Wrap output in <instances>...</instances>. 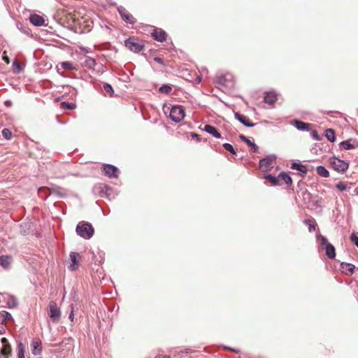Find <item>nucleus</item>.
<instances>
[{
    "instance_id": "f257e3e1",
    "label": "nucleus",
    "mask_w": 358,
    "mask_h": 358,
    "mask_svg": "<svg viewBox=\"0 0 358 358\" xmlns=\"http://www.w3.org/2000/svg\"><path fill=\"white\" fill-rule=\"evenodd\" d=\"M76 231L80 236L86 239L90 238L94 234V228L89 222H79Z\"/></svg>"
},
{
    "instance_id": "f03ea898",
    "label": "nucleus",
    "mask_w": 358,
    "mask_h": 358,
    "mask_svg": "<svg viewBox=\"0 0 358 358\" xmlns=\"http://www.w3.org/2000/svg\"><path fill=\"white\" fill-rule=\"evenodd\" d=\"M125 46L131 51L138 52L143 50L144 45L143 43L138 38L131 37L127 39L124 42Z\"/></svg>"
},
{
    "instance_id": "7ed1b4c3",
    "label": "nucleus",
    "mask_w": 358,
    "mask_h": 358,
    "mask_svg": "<svg viewBox=\"0 0 358 358\" xmlns=\"http://www.w3.org/2000/svg\"><path fill=\"white\" fill-rule=\"evenodd\" d=\"M185 115V110L183 107L180 106L172 107L169 114L170 118L176 122H179L182 120Z\"/></svg>"
},
{
    "instance_id": "20e7f679",
    "label": "nucleus",
    "mask_w": 358,
    "mask_h": 358,
    "mask_svg": "<svg viewBox=\"0 0 358 358\" xmlns=\"http://www.w3.org/2000/svg\"><path fill=\"white\" fill-rule=\"evenodd\" d=\"M330 164L332 168L338 172H344L349 167L348 163L338 158H331L330 159Z\"/></svg>"
},
{
    "instance_id": "39448f33",
    "label": "nucleus",
    "mask_w": 358,
    "mask_h": 358,
    "mask_svg": "<svg viewBox=\"0 0 358 358\" xmlns=\"http://www.w3.org/2000/svg\"><path fill=\"white\" fill-rule=\"evenodd\" d=\"M71 264L69 266V269L70 271H76L78 269L80 266V261L81 259V256L79 253L71 252L69 255Z\"/></svg>"
},
{
    "instance_id": "423d86ee",
    "label": "nucleus",
    "mask_w": 358,
    "mask_h": 358,
    "mask_svg": "<svg viewBox=\"0 0 358 358\" xmlns=\"http://www.w3.org/2000/svg\"><path fill=\"white\" fill-rule=\"evenodd\" d=\"M49 317L54 321L57 322L60 318V310L57 304L54 301H50L49 303Z\"/></svg>"
},
{
    "instance_id": "0eeeda50",
    "label": "nucleus",
    "mask_w": 358,
    "mask_h": 358,
    "mask_svg": "<svg viewBox=\"0 0 358 358\" xmlns=\"http://www.w3.org/2000/svg\"><path fill=\"white\" fill-rule=\"evenodd\" d=\"M118 12L122 19L127 23L134 24L136 22L135 17L124 8L120 7L118 8Z\"/></svg>"
},
{
    "instance_id": "6e6552de",
    "label": "nucleus",
    "mask_w": 358,
    "mask_h": 358,
    "mask_svg": "<svg viewBox=\"0 0 358 358\" xmlns=\"http://www.w3.org/2000/svg\"><path fill=\"white\" fill-rule=\"evenodd\" d=\"M102 170L105 173V175L109 178H117L118 177L119 170L113 165L104 164L102 166Z\"/></svg>"
},
{
    "instance_id": "1a4fd4ad",
    "label": "nucleus",
    "mask_w": 358,
    "mask_h": 358,
    "mask_svg": "<svg viewBox=\"0 0 358 358\" xmlns=\"http://www.w3.org/2000/svg\"><path fill=\"white\" fill-rule=\"evenodd\" d=\"M231 79L232 76L230 73L220 74L215 77V83L220 85L227 86Z\"/></svg>"
},
{
    "instance_id": "9d476101",
    "label": "nucleus",
    "mask_w": 358,
    "mask_h": 358,
    "mask_svg": "<svg viewBox=\"0 0 358 358\" xmlns=\"http://www.w3.org/2000/svg\"><path fill=\"white\" fill-rule=\"evenodd\" d=\"M31 352L34 355H38L42 352V343L38 338H35L31 343Z\"/></svg>"
},
{
    "instance_id": "9b49d317",
    "label": "nucleus",
    "mask_w": 358,
    "mask_h": 358,
    "mask_svg": "<svg viewBox=\"0 0 358 358\" xmlns=\"http://www.w3.org/2000/svg\"><path fill=\"white\" fill-rule=\"evenodd\" d=\"M152 36L156 41L159 42L165 41L167 37L166 31L159 28H155L152 33Z\"/></svg>"
},
{
    "instance_id": "f8f14e48",
    "label": "nucleus",
    "mask_w": 358,
    "mask_h": 358,
    "mask_svg": "<svg viewBox=\"0 0 358 358\" xmlns=\"http://www.w3.org/2000/svg\"><path fill=\"white\" fill-rule=\"evenodd\" d=\"M235 117H236V118L239 122H241L245 126H247V127H252L255 126V124H253L250 121V118L248 116H245V115H244L243 114H241L239 113H235Z\"/></svg>"
},
{
    "instance_id": "ddd939ff",
    "label": "nucleus",
    "mask_w": 358,
    "mask_h": 358,
    "mask_svg": "<svg viewBox=\"0 0 358 358\" xmlns=\"http://www.w3.org/2000/svg\"><path fill=\"white\" fill-rule=\"evenodd\" d=\"M273 159L271 157H266L259 161V166L264 171H267L269 168L272 167Z\"/></svg>"
},
{
    "instance_id": "4468645a",
    "label": "nucleus",
    "mask_w": 358,
    "mask_h": 358,
    "mask_svg": "<svg viewBox=\"0 0 358 358\" xmlns=\"http://www.w3.org/2000/svg\"><path fill=\"white\" fill-rule=\"evenodd\" d=\"M30 22L35 26H41L44 24V19L39 15L34 14L29 17Z\"/></svg>"
},
{
    "instance_id": "2eb2a0df",
    "label": "nucleus",
    "mask_w": 358,
    "mask_h": 358,
    "mask_svg": "<svg viewBox=\"0 0 358 358\" xmlns=\"http://www.w3.org/2000/svg\"><path fill=\"white\" fill-rule=\"evenodd\" d=\"M12 262V257L10 255L0 256V265L5 269H8Z\"/></svg>"
},
{
    "instance_id": "dca6fc26",
    "label": "nucleus",
    "mask_w": 358,
    "mask_h": 358,
    "mask_svg": "<svg viewBox=\"0 0 358 358\" xmlns=\"http://www.w3.org/2000/svg\"><path fill=\"white\" fill-rule=\"evenodd\" d=\"M204 130L217 138H221V134L218 132L217 129L213 126L206 124L205 126Z\"/></svg>"
},
{
    "instance_id": "f3484780",
    "label": "nucleus",
    "mask_w": 358,
    "mask_h": 358,
    "mask_svg": "<svg viewBox=\"0 0 358 358\" xmlns=\"http://www.w3.org/2000/svg\"><path fill=\"white\" fill-rule=\"evenodd\" d=\"M276 100V94L273 92H267L264 96V101L268 104L274 103Z\"/></svg>"
},
{
    "instance_id": "a211bd4d",
    "label": "nucleus",
    "mask_w": 358,
    "mask_h": 358,
    "mask_svg": "<svg viewBox=\"0 0 358 358\" xmlns=\"http://www.w3.org/2000/svg\"><path fill=\"white\" fill-rule=\"evenodd\" d=\"M325 252H326V255L330 258V259H333L336 256V252H335V248L334 247L333 245L330 244V245H327L325 248Z\"/></svg>"
},
{
    "instance_id": "6ab92c4d",
    "label": "nucleus",
    "mask_w": 358,
    "mask_h": 358,
    "mask_svg": "<svg viewBox=\"0 0 358 358\" xmlns=\"http://www.w3.org/2000/svg\"><path fill=\"white\" fill-rule=\"evenodd\" d=\"M239 138L243 141H244L245 143H246L251 148L252 150H253L254 152H257V150H258V146L252 143L250 140H249L248 138H246L245 136L243 135H240L239 136Z\"/></svg>"
},
{
    "instance_id": "aec40b11",
    "label": "nucleus",
    "mask_w": 358,
    "mask_h": 358,
    "mask_svg": "<svg viewBox=\"0 0 358 358\" xmlns=\"http://www.w3.org/2000/svg\"><path fill=\"white\" fill-rule=\"evenodd\" d=\"M278 178H279V181L283 180L286 185H291L292 183V180L291 178V177L286 173L282 172V173H280L278 175Z\"/></svg>"
},
{
    "instance_id": "412c9836",
    "label": "nucleus",
    "mask_w": 358,
    "mask_h": 358,
    "mask_svg": "<svg viewBox=\"0 0 358 358\" xmlns=\"http://www.w3.org/2000/svg\"><path fill=\"white\" fill-rule=\"evenodd\" d=\"M317 173L324 178H328L329 176V173L327 169H325L322 166H320L316 169Z\"/></svg>"
},
{
    "instance_id": "4be33fe9",
    "label": "nucleus",
    "mask_w": 358,
    "mask_h": 358,
    "mask_svg": "<svg viewBox=\"0 0 358 358\" xmlns=\"http://www.w3.org/2000/svg\"><path fill=\"white\" fill-rule=\"evenodd\" d=\"M325 136L331 142H334L336 140L335 131L332 129H327L325 131Z\"/></svg>"
},
{
    "instance_id": "5701e85b",
    "label": "nucleus",
    "mask_w": 358,
    "mask_h": 358,
    "mask_svg": "<svg viewBox=\"0 0 358 358\" xmlns=\"http://www.w3.org/2000/svg\"><path fill=\"white\" fill-rule=\"evenodd\" d=\"M291 168L294 170H297L301 173H306L307 172V168L306 166L297 164V163H293L292 164Z\"/></svg>"
},
{
    "instance_id": "b1692460",
    "label": "nucleus",
    "mask_w": 358,
    "mask_h": 358,
    "mask_svg": "<svg viewBox=\"0 0 358 358\" xmlns=\"http://www.w3.org/2000/svg\"><path fill=\"white\" fill-rule=\"evenodd\" d=\"M295 126L298 129L300 130H308L309 129L310 124L308 123H305L301 121L296 120L295 121Z\"/></svg>"
},
{
    "instance_id": "393cba45",
    "label": "nucleus",
    "mask_w": 358,
    "mask_h": 358,
    "mask_svg": "<svg viewBox=\"0 0 358 358\" xmlns=\"http://www.w3.org/2000/svg\"><path fill=\"white\" fill-rule=\"evenodd\" d=\"M61 108L66 110H73L76 108V105L74 103H69V102H62Z\"/></svg>"
},
{
    "instance_id": "a878e982",
    "label": "nucleus",
    "mask_w": 358,
    "mask_h": 358,
    "mask_svg": "<svg viewBox=\"0 0 358 358\" xmlns=\"http://www.w3.org/2000/svg\"><path fill=\"white\" fill-rule=\"evenodd\" d=\"M264 178L266 180H268L273 185H278L280 184L278 176L275 177L271 175H267Z\"/></svg>"
},
{
    "instance_id": "bb28decb",
    "label": "nucleus",
    "mask_w": 358,
    "mask_h": 358,
    "mask_svg": "<svg viewBox=\"0 0 358 358\" xmlns=\"http://www.w3.org/2000/svg\"><path fill=\"white\" fill-rule=\"evenodd\" d=\"M11 353V347L9 343H6L3 345L1 350V355L7 356Z\"/></svg>"
},
{
    "instance_id": "cd10ccee",
    "label": "nucleus",
    "mask_w": 358,
    "mask_h": 358,
    "mask_svg": "<svg viewBox=\"0 0 358 358\" xmlns=\"http://www.w3.org/2000/svg\"><path fill=\"white\" fill-rule=\"evenodd\" d=\"M59 64L62 69H66V70L76 69V67L70 62H61Z\"/></svg>"
},
{
    "instance_id": "c85d7f7f",
    "label": "nucleus",
    "mask_w": 358,
    "mask_h": 358,
    "mask_svg": "<svg viewBox=\"0 0 358 358\" xmlns=\"http://www.w3.org/2000/svg\"><path fill=\"white\" fill-rule=\"evenodd\" d=\"M340 146L343 147L345 150H350L355 148V145L350 143V141H342Z\"/></svg>"
},
{
    "instance_id": "c756f323",
    "label": "nucleus",
    "mask_w": 358,
    "mask_h": 358,
    "mask_svg": "<svg viewBox=\"0 0 358 358\" xmlns=\"http://www.w3.org/2000/svg\"><path fill=\"white\" fill-rule=\"evenodd\" d=\"M0 317L1 318V322L3 324L6 321L10 318H11V315L7 311L0 312Z\"/></svg>"
},
{
    "instance_id": "7c9ffc66",
    "label": "nucleus",
    "mask_w": 358,
    "mask_h": 358,
    "mask_svg": "<svg viewBox=\"0 0 358 358\" xmlns=\"http://www.w3.org/2000/svg\"><path fill=\"white\" fill-rule=\"evenodd\" d=\"M18 352H17V358H25L24 356V346L20 343L17 345Z\"/></svg>"
},
{
    "instance_id": "2f4dec72",
    "label": "nucleus",
    "mask_w": 358,
    "mask_h": 358,
    "mask_svg": "<svg viewBox=\"0 0 358 358\" xmlns=\"http://www.w3.org/2000/svg\"><path fill=\"white\" fill-rule=\"evenodd\" d=\"M342 268L345 270L347 273L352 274L354 273V270L355 266L350 264H346L342 266Z\"/></svg>"
},
{
    "instance_id": "473e14b6",
    "label": "nucleus",
    "mask_w": 358,
    "mask_h": 358,
    "mask_svg": "<svg viewBox=\"0 0 358 358\" xmlns=\"http://www.w3.org/2000/svg\"><path fill=\"white\" fill-rule=\"evenodd\" d=\"M103 90H104L106 94H108L109 96H112L113 93V90L110 85L105 84L103 85Z\"/></svg>"
},
{
    "instance_id": "72a5a7b5",
    "label": "nucleus",
    "mask_w": 358,
    "mask_h": 358,
    "mask_svg": "<svg viewBox=\"0 0 358 358\" xmlns=\"http://www.w3.org/2000/svg\"><path fill=\"white\" fill-rule=\"evenodd\" d=\"M172 88L167 85H164L159 87V91L161 93L169 94L171 92Z\"/></svg>"
},
{
    "instance_id": "f704fd0d",
    "label": "nucleus",
    "mask_w": 358,
    "mask_h": 358,
    "mask_svg": "<svg viewBox=\"0 0 358 358\" xmlns=\"http://www.w3.org/2000/svg\"><path fill=\"white\" fill-rule=\"evenodd\" d=\"M1 133H2V136H3L4 138H6L7 140L10 139V138L12 136V132L10 131V129L5 128L2 130Z\"/></svg>"
},
{
    "instance_id": "c9c22d12",
    "label": "nucleus",
    "mask_w": 358,
    "mask_h": 358,
    "mask_svg": "<svg viewBox=\"0 0 358 358\" xmlns=\"http://www.w3.org/2000/svg\"><path fill=\"white\" fill-rule=\"evenodd\" d=\"M306 224L308 226L309 231H311L314 230L315 228V223L314 220H306L305 221Z\"/></svg>"
},
{
    "instance_id": "e433bc0d",
    "label": "nucleus",
    "mask_w": 358,
    "mask_h": 358,
    "mask_svg": "<svg viewBox=\"0 0 358 358\" xmlns=\"http://www.w3.org/2000/svg\"><path fill=\"white\" fill-rule=\"evenodd\" d=\"M223 147L224 148L225 150H227V151L230 152L231 153L236 154L235 150H234V148H233V146L231 144H229V143H224L223 145Z\"/></svg>"
},
{
    "instance_id": "4c0bfd02",
    "label": "nucleus",
    "mask_w": 358,
    "mask_h": 358,
    "mask_svg": "<svg viewBox=\"0 0 358 358\" xmlns=\"http://www.w3.org/2000/svg\"><path fill=\"white\" fill-rule=\"evenodd\" d=\"M350 241L358 248V236L355 233L351 234Z\"/></svg>"
},
{
    "instance_id": "58836bf2",
    "label": "nucleus",
    "mask_w": 358,
    "mask_h": 358,
    "mask_svg": "<svg viewBox=\"0 0 358 358\" xmlns=\"http://www.w3.org/2000/svg\"><path fill=\"white\" fill-rule=\"evenodd\" d=\"M336 187L340 191H344V190H346L347 185L344 182H339L338 183L336 184Z\"/></svg>"
},
{
    "instance_id": "ea45409f",
    "label": "nucleus",
    "mask_w": 358,
    "mask_h": 358,
    "mask_svg": "<svg viewBox=\"0 0 358 358\" xmlns=\"http://www.w3.org/2000/svg\"><path fill=\"white\" fill-rule=\"evenodd\" d=\"M320 243H321V245L324 247V248L327 245H330L331 243H329L328 242V240L327 238H325L324 236H321L320 237Z\"/></svg>"
},
{
    "instance_id": "a19ab883",
    "label": "nucleus",
    "mask_w": 358,
    "mask_h": 358,
    "mask_svg": "<svg viewBox=\"0 0 358 358\" xmlns=\"http://www.w3.org/2000/svg\"><path fill=\"white\" fill-rule=\"evenodd\" d=\"M13 65L17 69L16 72H20L21 71L22 68L17 61H15Z\"/></svg>"
},
{
    "instance_id": "79ce46f5",
    "label": "nucleus",
    "mask_w": 358,
    "mask_h": 358,
    "mask_svg": "<svg viewBox=\"0 0 358 358\" xmlns=\"http://www.w3.org/2000/svg\"><path fill=\"white\" fill-rule=\"evenodd\" d=\"M3 59L4 60V62L7 64H9L10 63V59L9 57L6 55V52H3Z\"/></svg>"
},
{
    "instance_id": "37998d69",
    "label": "nucleus",
    "mask_w": 358,
    "mask_h": 358,
    "mask_svg": "<svg viewBox=\"0 0 358 358\" xmlns=\"http://www.w3.org/2000/svg\"><path fill=\"white\" fill-rule=\"evenodd\" d=\"M312 135H313V136L316 140H319V139H320V138H319V136H318V134H317V132L316 131H313L312 132Z\"/></svg>"
},
{
    "instance_id": "c03bdc74",
    "label": "nucleus",
    "mask_w": 358,
    "mask_h": 358,
    "mask_svg": "<svg viewBox=\"0 0 358 358\" xmlns=\"http://www.w3.org/2000/svg\"><path fill=\"white\" fill-rule=\"evenodd\" d=\"M155 358H171V357L169 355H157Z\"/></svg>"
},
{
    "instance_id": "a18cd8bd",
    "label": "nucleus",
    "mask_w": 358,
    "mask_h": 358,
    "mask_svg": "<svg viewBox=\"0 0 358 358\" xmlns=\"http://www.w3.org/2000/svg\"><path fill=\"white\" fill-rule=\"evenodd\" d=\"M154 60L156 61L157 62L159 63V64H163V60H162V58L155 57Z\"/></svg>"
},
{
    "instance_id": "49530a36",
    "label": "nucleus",
    "mask_w": 358,
    "mask_h": 358,
    "mask_svg": "<svg viewBox=\"0 0 358 358\" xmlns=\"http://www.w3.org/2000/svg\"><path fill=\"white\" fill-rule=\"evenodd\" d=\"M1 343L3 344V345L8 343V340L6 338H2L1 340Z\"/></svg>"
},
{
    "instance_id": "de8ad7c7",
    "label": "nucleus",
    "mask_w": 358,
    "mask_h": 358,
    "mask_svg": "<svg viewBox=\"0 0 358 358\" xmlns=\"http://www.w3.org/2000/svg\"><path fill=\"white\" fill-rule=\"evenodd\" d=\"M69 318L71 320V321H73V309L72 308L71 311V313L69 315Z\"/></svg>"
},
{
    "instance_id": "09e8293b",
    "label": "nucleus",
    "mask_w": 358,
    "mask_h": 358,
    "mask_svg": "<svg viewBox=\"0 0 358 358\" xmlns=\"http://www.w3.org/2000/svg\"><path fill=\"white\" fill-rule=\"evenodd\" d=\"M73 21L76 22L78 21V17H77V14L76 13H74L73 15Z\"/></svg>"
},
{
    "instance_id": "8fccbe9b",
    "label": "nucleus",
    "mask_w": 358,
    "mask_h": 358,
    "mask_svg": "<svg viewBox=\"0 0 358 358\" xmlns=\"http://www.w3.org/2000/svg\"><path fill=\"white\" fill-rule=\"evenodd\" d=\"M5 333V329L3 327H0V334H3Z\"/></svg>"
},
{
    "instance_id": "3c124183",
    "label": "nucleus",
    "mask_w": 358,
    "mask_h": 358,
    "mask_svg": "<svg viewBox=\"0 0 358 358\" xmlns=\"http://www.w3.org/2000/svg\"><path fill=\"white\" fill-rule=\"evenodd\" d=\"M191 135H192V136L193 138H197L199 139V135H197V134H194V133H192V134H191Z\"/></svg>"
},
{
    "instance_id": "603ef678",
    "label": "nucleus",
    "mask_w": 358,
    "mask_h": 358,
    "mask_svg": "<svg viewBox=\"0 0 358 358\" xmlns=\"http://www.w3.org/2000/svg\"><path fill=\"white\" fill-rule=\"evenodd\" d=\"M6 358H8V357H6Z\"/></svg>"
}]
</instances>
